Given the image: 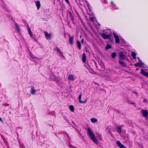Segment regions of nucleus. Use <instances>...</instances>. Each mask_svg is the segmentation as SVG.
<instances>
[{
	"instance_id": "a19ab883",
	"label": "nucleus",
	"mask_w": 148,
	"mask_h": 148,
	"mask_svg": "<svg viewBox=\"0 0 148 148\" xmlns=\"http://www.w3.org/2000/svg\"><path fill=\"white\" fill-rule=\"evenodd\" d=\"M22 147L23 148H24L25 147H24V145H22Z\"/></svg>"
},
{
	"instance_id": "4468645a",
	"label": "nucleus",
	"mask_w": 148,
	"mask_h": 148,
	"mask_svg": "<svg viewBox=\"0 0 148 148\" xmlns=\"http://www.w3.org/2000/svg\"><path fill=\"white\" fill-rule=\"evenodd\" d=\"M36 6L38 10L40 8V4L39 1L38 0L35 1Z\"/></svg>"
},
{
	"instance_id": "5701e85b",
	"label": "nucleus",
	"mask_w": 148,
	"mask_h": 148,
	"mask_svg": "<svg viewBox=\"0 0 148 148\" xmlns=\"http://www.w3.org/2000/svg\"><path fill=\"white\" fill-rule=\"evenodd\" d=\"M77 45L78 47H79V50H80L81 49V45L80 42L79 41H77Z\"/></svg>"
},
{
	"instance_id": "37998d69",
	"label": "nucleus",
	"mask_w": 148,
	"mask_h": 148,
	"mask_svg": "<svg viewBox=\"0 0 148 148\" xmlns=\"http://www.w3.org/2000/svg\"><path fill=\"white\" fill-rule=\"evenodd\" d=\"M124 133H125V130L124 131Z\"/></svg>"
},
{
	"instance_id": "4c0bfd02",
	"label": "nucleus",
	"mask_w": 148,
	"mask_h": 148,
	"mask_svg": "<svg viewBox=\"0 0 148 148\" xmlns=\"http://www.w3.org/2000/svg\"><path fill=\"white\" fill-rule=\"evenodd\" d=\"M0 121H1L2 122H3V121L2 119L0 117Z\"/></svg>"
},
{
	"instance_id": "cd10ccee",
	"label": "nucleus",
	"mask_w": 148,
	"mask_h": 148,
	"mask_svg": "<svg viewBox=\"0 0 148 148\" xmlns=\"http://www.w3.org/2000/svg\"><path fill=\"white\" fill-rule=\"evenodd\" d=\"M52 75L53 77H52V79L53 80L56 81L57 79L56 77L54 76V75Z\"/></svg>"
},
{
	"instance_id": "2f4dec72",
	"label": "nucleus",
	"mask_w": 148,
	"mask_h": 148,
	"mask_svg": "<svg viewBox=\"0 0 148 148\" xmlns=\"http://www.w3.org/2000/svg\"><path fill=\"white\" fill-rule=\"evenodd\" d=\"M3 105L4 106H9V104L8 103H3Z\"/></svg>"
},
{
	"instance_id": "f3484780",
	"label": "nucleus",
	"mask_w": 148,
	"mask_h": 148,
	"mask_svg": "<svg viewBox=\"0 0 148 148\" xmlns=\"http://www.w3.org/2000/svg\"><path fill=\"white\" fill-rule=\"evenodd\" d=\"M104 73H106V74L104 75V76H103L104 77L106 76H108L109 75V74L110 73V71L108 70H105L104 71Z\"/></svg>"
},
{
	"instance_id": "a878e982",
	"label": "nucleus",
	"mask_w": 148,
	"mask_h": 148,
	"mask_svg": "<svg viewBox=\"0 0 148 148\" xmlns=\"http://www.w3.org/2000/svg\"><path fill=\"white\" fill-rule=\"evenodd\" d=\"M69 108L70 110L72 112H73L74 111V108L73 106L71 105L69 106Z\"/></svg>"
},
{
	"instance_id": "6ab92c4d",
	"label": "nucleus",
	"mask_w": 148,
	"mask_h": 148,
	"mask_svg": "<svg viewBox=\"0 0 148 148\" xmlns=\"http://www.w3.org/2000/svg\"><path fill=\"white\" fill-rule=\"evenodd\" d=\"M74 37H70L69 38V43L70 44H72L73 42Z\"/></svg>"
},
{
	"instance_id": "ea45409f",
	"label": "nucleus",
	"mask_w": 148,
	"mask_h": 148,
	"mask_svg": "<svg viewBox=\"0 0 148 148\" xmlns=\"http://www.w3.org/2000/svg\"><path fill=\"white\" fill-rule=\"evenodd\" d=\"M75 129L79 133V131L78 130H77V129L76 128H75Z\"/></svg>"
},
{
	"instance_id": "2eb2a0df",
	"label": "nucleus",
	"mask_w": 148,
	"mask_h": 148,
	"mask_svg": "<svg viewBox=\"0 0 148 148\" xmlns=\"http://www.w3.org/2000/svg\"><path fill=\"white\" fill-rule=\"evenodd\" d=\"M82 95L81 94H80L79 96L78 97V99L79 100V102L81 103H85L87 101V99H86V100L84 101H81V98L82 97Z\"/></svg>"
},
{
	"instance_id": "9d476101",
	"label": "nucleus",
	"mask_w": 148,
	"mask_h": 148,
	"mask_svg": "<svg viewBox=\"0 0 148 148\" xmlns=\"http://www.w3.org/2000/svg\"><path fill=\"white\" fill-rule=\"evenodd\" d=\"M75 79L74 76L71 74H69L68 77V79L71 81H74Z\"/></svg>"
},
{
	"instance_id": "39448f33",
	"label": "nucleus",
	"mask_w": 148,
	"mask_h": 148,
	"mask_svg": "<svg viewBox=\"0 0 148 148\" xmlns=\"http://www.w3.org/2000/svg\"><path fill=\"white\" fill-rule=\"evenodd\" d=\"M121 129L122 126H119L116 128L117 132L120 135H121L122 132ZM121 136L123 137H124V136H122L121 135Z\"/></svg>"
},
{
	"instance_id": "c756f323",
	"label": "nucleus",
	"mask_w": 148,
	"mask_h": 148,
	"mask_svg": "<svg viewBox=\"0 0 148 148\" xmlns=\"http://www.w3.org/2000/svg\"><path fill=\"white\" fill-rule=\"evenodd\" d=\"M145 139H148V133H147L146 135H145Z\"/></svg>"
},
{
	"instance_id": "7ed1b4c3",
	"label": "nucleus",
	"mask_w": 148,
	"mask_h": 148,
	"mask_svg": "<svg viewBox=\"0 0 148 148\" xmlns=\"http://www.w3.org/2000/svg\"><path fill=\"white\" fill-rule=\"evenodd\" d=\"M141 112L143 116L147 117L148 116V111L146 110H142Z\"/></svg>"
},
{
	"instance_id": "de8ad7c7",
	"label": "nucleus",
	"mask_w": 148,
	"mask_h": 148,
	"mask_svg": "<svg viewBox=\"0 0 148 148\" xmlns=\"http://www.w3.org/2000/svg\"><path fill=\"white\" fill-rule=\"evenodd\" d=\"M67 136H68V137H69V136H68V135H67Z\"/></svg>"
},
{
	"instance_id": "bb28decb",
	"label": "nucleus",
	"mask_w": 148,
	"mask_h": 148,
	"mask_svg": "<svg viewBox=\"0 0 148 148\" xmlns=\"http://www.w3.org/2000/svg\"><path fill=\"white\" fill-rule=\"evenodd\" d=\"M111 4L112 5V8H114V9H118V7L116 6L115 5H114L113 4V3L112 2L111 3Z\"/></svg>"
},
{
	"instance_id": "f704fd0d",
	"label": "nucleus",
	"mask_w": 148,
	"mask_h": 148,
	"mask_svg": "<svg viewBox=\"0 0 148 148\" xmlns=\"http://www.w3.org/2000/svg\"><path fill=\"white\" fill-rule=\"evenodd\" d=\"M15 26L16 28L19 27L18 24L17 23H15Z\"/></svg>"
},
{
	"instance_id": "a18cd8bd",
	"label": "nucleus",
	"mask_w": 148,
	"mask_h": 148,
	"mask_svg": "<svg viewBox=\"0 0 148 148\" xmlns=\"http://www.w3.org/2000/svg\"><path fill=\"white\" fill-rule=\"evenodd\" d=\"M146 101V99L144 100V101Z\"/></svg>"
},
{
	"instance_id": "79ce46f5",
	"label": "nucleus",
	"mask_w": 148,
	"mask_h": 148,
	"mask_svg": "<svg viewBox=\"0 0 148 148\" xmlns=\"http://www.w3.org/2000/svg\"><path fill=\"white\" fill-rule=\"evenodd\" d=\"M71 145H70V146H69V147H71Z\"/></svg>"
},
{
	"instance_id": "f8f14e48",
	"label": "nucleus",
	"mask_w": 148,
	"mask_h": 148,
	"mask_svg": "<svg viewBox=\"0 0 148 148\" xmlns=\"http://www.w3.org/2000/svg\"><path fill=\"white\" fill-rule=\"evenodd\" d=\"M140 73L145 76L148 77V72H145L143 69H141L140 72Z\"/></svg>"
},
{
	"instance_id": "9b49d317",
	"label": "nucleus",
	"mask_w": 148,
	"mask_h": 148,
	"mask_svg": "<svg viewBox=\"0 0 148 148\" xmlns=\"http://www.w3.org/2000/svg\"><path fill=\"white\" fill-rule=\"evenodd\" d=\"M45 35L46 38L47 39H49L51 38V34H49L47 32H45Z\"/></svg>"
},
{
	"instance_id": "f257e3e1",
	"label": "nucleus",
	"mask_w": 148,
	"mask_h": 148,
	"mask_svg": "<svg viewBox=\"0 0 148 148\" xmlns=\"http://www.w3.org/2000/svg\"><path fill=\"white\" fill-rule=\"evenodd\" d=\"M87 132L90 136L91 139L96 144L98 143V140L95 135L92 132L90 129L88 127L87 130Z\"/></svg>"
},
{
	"instance_id": "ddd939ff",
	"label": "nucleus",
	"mask_w": 148,
	"mask_h": 148,
	"mask_svg": "<svg viewBox=\"0 0 148 148\" xmlns=\"http://www.w3.org/2000/svg\"><path fill=\"white\" fill-rule=\"evenodd\" d=\"M117 143L118 146L120 148H125V146L122 144L119 141H117Z\"/></svg>"
},
{
	"instance_id": "b1692460",
	"label": "nucleus",
	"mask_w": 148,
	"mask_h": 148,
	"mask_svg": "<svg viewBox=\"0 0 148 148\" xmlns=\"http://www.w3.org/2000/svg\"><path fill=\"white\" fill-rule=\"evenodd\" d=\"M116 55V53L114 52H113L111 55V57L113 58H114Z\"/></svg>"
},
{
	"instance_id": "6e6552de",
	"label": "nucleus",
	"mask_w": 148,
	"mask_h": 148,
	"mask_svg": "<svg viewBox=\"0 0 148 148\" xmlns=\"http://www.w3.org/2000/svg\"><path fill=\"white\" fill-rule=\"evenodd\" d=\"M28 31L30 37L31 38H32L35 40H36V39L33 37V35H32V33L31 32V30L30 27L29 26L28 27Z\"/></svg>"
},
{
	"instance_id": "e433bc0d",
	"label": "nucleus",
	"mask_w": 148,
	"mask_h": 148,
	"mask_svg": "<svg viewBox=\"0 0 148 148\" xmlns=\"http://www.w3.org/2000/svg\"><path fill=\"white\" fill-rule=\"evenodd\" d=\"M84 39H83L81 41V42L82 43H83V42H84Z\"/></svg>"
},
{
	"instance_id": "4be33fe9",
	"label": "nucleus",
	"mask_w": 148,
	"mask_h": 148,
	"mask_svg": "<svg viewBox=\"0 0 148 148\" xmlns=\"http://www.w3.org/2000/svg\"><path fill=\"white\" fill-rule=\"evenodd\" d=\"M131 56L132 57L133 59H136V54L135 52H132Z\"/></svg>"
},
{
	"instance_id": "aec40b11",
	"label": "nucleus",
	"mask_w": 148,
	"mask_h": 148,
	"mask_svg": "<svg viewBox=\"0 0 148 148\" xmlns=\"http://www.w3.org/2000/svg\"><path fill=\"white\" fill-rule=\"evenodd\" d=\"M91 122L92 123H96L97 122V120L96 118H92L90 119Z\"/></svg>"
},
{
	"instance_id": "c85d7f7f",
	"label": "nucleus",
	"mask_w": 148,
	"mask_h": 148,
	"mask_svg": "<svg viewBox=\"0 0 148 148\" xmlns=\"http://www.w3.org/2000/svg\"><path fill=\"white\" fill-rule=\"evenodd\" d=\"M94 17H90V21L92 22H93L94 21Z\"/></svg>"
},
{
	"instance_id": "0eeeda50",
	"label": "nucleus",
	"mask_w": 148,
	"mask_h": 148,
	"mask_svg": "<svg viewBox=\"0 0 148 148\" xmlns=\"http://www.w3.org/2000/svg\"><path fill=\"white\" fill-rule=\"evenodd\" d=\"M119 64L120 65V66L123 67H127V66L126 65V63L121 60H119Z\"/></svg>"
},
{
	"instance_id": "f03ea898",
	"label": "nucleus",
	"mask_w": 148,
	"mask_h": 148,
	"mask_svg": "<svg viewBox=\"0 0 148 148\" xmlns=\"http://www.w3.org/2000/svg\"><path fill=\"white\" fill-rule=\"evenodd\" d=\"M101 35L102 37L104 39H110L111 37V35L109 33L108 34L106 35L105 33H103L101 34Z\"/></svg>"
},
{
	"instance_id": "393cba45",
	"label": "nucleus",
	"mask_w": 148,
	"mask_h": 148,
	"mask_svg": "<svg viewBox=\"0 0 148 148\" xmlns=\"http://www.w3.org/2000/svg\"><path fill=\"white\" fill-rule=\"evenodd\" d=\"M112 48L111 46L109 44H107L106 47V50H108L109 49H110Z\"/></svg>"
},
{
	"instance_id": "a211bd4d",
	"label": "nucleus",
	"mask_w": 148,
	"mask_h": 148,
	"mask_svg": "<svg viewBox=\"0 0 148 148\" xmlns=\"http://www.w3.org/2000/svg\"><path fill=\"white\" fill-rule=\"evenodd\" d=\"M86 60V55L84 53L83 55L82 60V61L84 63H85Z\"/></svg>"
},
{
	"instance_id": "49530a36",
	"label": "nucleus",
	"mask_w": 148,
	"mask_h": 148,
	"mask_svg": "<svg viewBox=\"0 0 148 148\" xmlns=\"http://www.w3.org/2000/svg\"><path fill=\"white\" fill-rule=\"evenodd\" d=\"M72 123H73V124H74V123L73 122H72Z\"/></svg>"
},
{
	"instance_id": "423d86ee",
	"label": "nucleus",
	"mask_w": 148,
	"mask_h": 148,
	"mask_svg": "<svg viewBox=\"0 0 148 148\" xmlns=\"http://www.w3.org/2000/svg\"><path fill=\"white\" fill-rule=\"evenodd\" d=\"M36 91V90L35 89L34 87L33 86H31L30 92L32 95H35Z\"/></svg>"
},
{
	"instance_id": "58836bf2",
	"label": "nucleus",
	"mask_w": 148,
	"mask_h": 148,
	"mask_svg": "<svg viewBox=\"0 0 148 148\" xmlns=\"http://www.w3.org/2000/svg\"><path fill=\"white\" fill-rule=\"evenodd\" d=\"M110 40L111 41V42H113V39H110Z\"/></svg>"
},
{
	"instance_id": "c9c22d12",
	"label": "nucleus",
	"mask_w": 148,
	"mask_h": 148,
	"mask_svg": "<svg viewBox=\"0 0 148 148\" xmlns=\"http://www.w3.org/2000/svg\"><path fill=\"white\" fill-rule=\"evenodd\" d=\"M65 1L67 3H69V0H65Z\"/></svg>"
},
{
	"instance_id": "412c9836",
	"label": "nucleus",
	"mask_w": 148,
	"mask_h": 148,
	"mask_svg": "<svg viewBox=\"0 0 148 148\" xmlns=\"http://www.w3.org/2000/svg\"><path fill=\"white\" fill-rule=\"evenodd\" d=\"M55 50L60 55V56H63V54L62 51H60L57 48L55 49Z\"/></svg>"
},
{
	"instance_id": "473e14b6",
	"label": "nucleus",
	"mask_w": 148,
	"mask_h": 148,
	"mask_svg": "<svg viewBox=\"0 0 148 148\" xmlns=\"http://www.w3.org/2000/svg\"><path fill=\"white\" fill-rule=\"evenodd\" d=\"M51 114L54 115L55 116V112L54 111H51Z\"/></svg>"
},
{
	"instance_id": "20e7f679",
	"label": "nucleus",
	"mask_w": 148,
	"mask_h": 148,
	"mask_svg": "<svg viewBox=\"0 0 148 148\" xmlns=\"http://www.w3.org/2000/svg\"><path fill=\"white\" fill-rule=\"evenodd\" d=\"M114 38L115 40V42L117 43H119L120 42L119 36L115 33L114 34Z\"/></svg>"
},
{
	"instance_id": "c03bdc74",
	"label": "nucleus",
	"mask_w": 148,
	"mask_h": 148,
	"mask_svg": "<svg viewBox=\"0 0 148 148\" xmlns=\"http://www.w3.org/2000/svg\"><path fill=\"white\" fill-rule=\"evenodd\" d=\"M70 87V88H71V86H70V87Z\"/></svg>"
},
{
	"instance_id": "72a5a7b5",
	"label": "nucleus",
	"mask_w": 148,
	"mask_h": 148,
	"mask_svg": "<svg viewBox=\"0 0 148 148\" xmlns=\"http://www.w3.org/2000/svg\"><path fill=\"white\" fill-rule=\"evenodd\" d=\"M103 3H106L107 2V1L106 0H103Z\"/></svg>"
},
{
	"instance_id": "7c9ffc66",
	"label": "nucleus",
	"mask_w": 148,
	"mask_h": 148,
	"mask_svg": "<svg viewBox=\"0 0 148 148\" xmlns=\"http://www.w3.org/2000/svg\"><path fill=\"white\" fill-rule=\"evenodd\" d=\"M16 28H17V30L18 31V32H20V28H19V27H17Z\"/></svg>"
},
{
	"instance_id": "1a4fd4ad",
	"label": "nucleus",
	"mask_w": 148,
	"mask_h": 148,
	"mask_svg": "<svg viewBox=\"0 0 148 148\" xmlns=\"http://www.w3.org/2000/svg\"><path fill=\"white\" fill-rule=\"evenodd\" d=\"M119 58L121 60H124L125 57L122 52H120L119 53Z\"/></svg>"
},
{
	"instance_id": "dca6fc26",
	"label": "nucleus",
	"mask_w": 148,
	"mask_h": 148,
	"mask_svg": "<svg viewBox=\"0 0 148 148\" xmlns=\"http://www.w3.org/2000/svg\"><path fill=\"white\" fill-rule=\"evenodd\" d=\"M144 65V63L142 62L141 61H140V62L137 63L136 64H135V65L136 66H141Z\"/></svg>"
}]
</instances>
